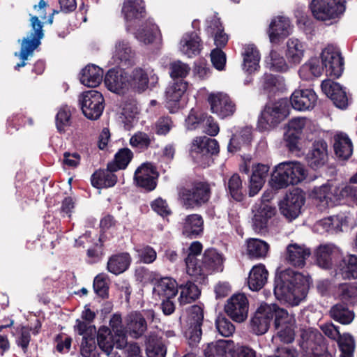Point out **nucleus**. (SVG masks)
Masks as SVG:
<instances>
[{
  "label": "nucleus",
  "mask_w": 357,
  "mask_h": 357,
  "mask_svg": "<svg viewBox=\"0 0 357 357\" xmlns=\"http://www.w3.org/2000/svg\"><path fill=\"white\" fill-rule=\"evenodd\" d=\"M303 276L291 269L282 271L275 280L274 294L276 298L291 305H297L305 296L301 283Z\"/></svg>",
  "instance_id": "obj_1"
},
{
  "label": "nucleus",
  "mask_w": 357,
  "mask_h": 357,
  "mask_svg": "<svg viewBox=\"0 0 357 357\" xmlns=\"http://www.w3.org/2000/svg\"><path fill=\"white\" fill-rule=\"evenodd\" d=\"M354 190L349 186L340 188L337 185L327 183L314 188L312 197L324 208L333 207L340 203L344 197H349L348 193Z\"/></svg>",
  "instance_id": "obj_2"
},
{
  "label": "nucleus",
  "mask_w": 357,
  "mask_h": 357,
  "mask_svg": "<svg viewBox=\"0 0 357 357\" xmlns=\"http://www.w3.org/2000/svg\"><path fill=\"white\" fill-rule=\"evenodd\" d=\"M289 114L288 101L280 99L275 102L266 104L258 119L257 127L261 131L275 128Z\"/></svg>",
  "instance_id": "obj_3"
},
{
  "label": "nucleus",
  "mask_w": 357,
  "mask_h": 357,
  "mask_svg": "<svg viewBox=\"0 0 357 357\" xmlns=\"http://www.w3.org/2000/svg\"><path fill=\"white\" fill-rule=\"evenodd\" d=\"M319 328L326 337L337 344L341 353L340 357H354L356 343L350 333H341L340 327L331 321L321 324Z\"/></svg>",
  "instance_id": "obj_4"
},
{
  "label": "nucleus",
  "mask_w": 357,
  "mask_h": 357,
  "mask_svg": "<svg viewBox=\"0 0 357 357\" xmlns=\"http://www.w3.org/2000/svg\"><path fill=\"white\" fill-rule=\"evenodd\" d=\"M31 26L32 32L29 37L24 38L21 43V50L19 53L15 52V55L18 56L22 62L17 63L15 68L19 70L20 68L26 65L25 61L29 56L33 54L35 49L40 44V40L43 38L44 33L43 30V24L38 20L37 16L31 15Z\"/></svg>",
  "instance_id": "obj_5"
},
{
  "label": "nucleus",
  "mask_w": 357,
  "mask_h": 357,
  "mask_svg": "<svg viewBox=\"0 0 357 357\" xmlns=\"http://www.w3.org/2000/svg\"><path fill=\"white\" fill-rule=\"evenodd\" d=\"M210 185L206 182L194 183L190 188H184L179 196L184 206L192 208L206 203L211 197Z\"/></svg>",
  "instance_id": "obj_6"
},
{
  "label": "nucleus",
  "mask_w": 357,
  "mask_h": 357,
  "mask_svg": "<svg viewBox=\"0 0 357 357\" xmlns=\"http://www.w3.org/2000/svg\"><path fill=\"white\" fill-rule=\"evenodd\" d=\"M79 102L84 115L89 119H98L105 107L102 94L96 90L83 92L79 96Z\"/></svg>",
  "instance_id": "obj_7"
},
{
  "label": "nucleus",
  "mask_w": 357,
  "mask_h": 357,
  "mask_svg": "<svg viewBox=\"0 0 357 357\" xmlns=\"http://www.w3.org/2000/svg\"><path fill=\"white\" fill-rule=\"evenodd\" d=\"M344 0H312L310 4L315 18L325 21L338 17L345 10Z\"/></svg>",
  "instance_id": "obj_8"
},
{
  "label": "nucleus",
  "mask_w": 357,
  "mask_h": 357,
  "mask_svg": "<svg viewBox=\"0 0 357 357\" xmlns=\"http://www.w3.org/2000/svg\"><path fill=\"white\" fill-rule=\"evenodd\" d=\"M280 307L275 304L261 303L250 321L252 331L257 335L264 334L268 329L273 317H276V311Z\"/></svg>",
  "instance_id": "obj_9"
},
{
  "label": "nucleus",
  "mask_w": 357,
  "mask_h": 357,
  "mask_svg": "<svg viewBox=\"0 0 357 357\" xmlns=\"http://www.w3.org/2000/svg\"><path fill=\"white\" fill-rule=\"evenodd\" d=\"M204 311L202 306L194 305L188 310L187 328L185 336L192 346L196 345L201 340Z\"/></svg>",
  "instance_id": "obj_10"
},
{
  "label": "nucleus",
  "mask_w": 357,
  "mask_h": 357,
  "mask_svg": "<svg viewBox=\"0 0 357 357\" xmlns=\"http://www.w3.org/2000/svg\"><path fill=\"white\" fill-rule=\"evenodd\" d=\"M321 66L327 75L338 78L344 70L343 58L337 47L328 45L321 54Z\"/></svg>",
  "instance_id": "obj_11"
},
{
  "label": "nucleus",
  "mask_w": 357,
  "mask_h": 357,
  "mask_svg": "<svg viewBox=\"0 0 357 357\" xmlns=\"http://www.w3.org/2000/svg\"><path fill=\"white\" fill-rule=\"evenodd\" d=\"M208 102L211 112L222 119L233 116L236 110L235 102L228 94L223 92L210 93Z\"/></svg>",
  "instance_id": "obj_12"
},
{
  "label": "nucleus",
  "mask_w": 357,
  "mask_h": 357,
  "mask_svg": "<svg viewBox=\"0 0 357 357\" xmlns=\"http://www.w3.org/2000/svg\"><path fill=\"white\" fill-rule=\"evenodd\" d=\"M305 200L301 190L295 189L291 191L279 204L281 214L290 221L296 219L301 213Z\"/></svg>",
  "instance_id": "obj_13"
},
{
  "label": "nucleus",
  "mask_w": 357,
  "mask_h": 357,
  "mask_svg": "<svg viewBox=\"0 0 357 357\" xmlns=\"http://www.w3.org/2000/svg\"><path fill=\"white\" fill-rule=\"evenodd\" d=\"M274 324L281 341L290 343L294 340L296 320L292 314H289L287 310L280 308L276 311Z\"/></svg>",
  "instance_id": "obj_14"
},
{
  "label": "nucleus",
  "mask_w": 357,
  "mask_h": 357,
  "mask_svg": "<svg viewBox=\"0 0 357 357\" xmlns=\"http://www.w3.org/2000/svg\"><path fill=\"white\" fill-rule=\"evenodd\" d=\"M105 84L108 90L123 95L130 89L128 73L121 69H110L105 77Z\"/></svg>",
  "instance_id": "obj_15"
},
{
  "label": "nucleus",
  "mask_w": 357,
  "mask_h": 357,
  "mask_svg": "<svg viewBox=\"0 0 357 357\" xmlns=\"http://www.w3.org/2000/svg\"><path fill=\"white\" fill-rule=\"evenodd\" d=\"M122 13L127 23V29L139 24L146 16L145 5L143 0H125L122 6Z\"/></svg>",
  "instance_id": "obj_16"
},
{
  "label": "nucleus",
  "mask_w": 357,
  "mask_h": 357,
  "mask_svg": "<svg viewBox=\"0 0 357 357\" xmlns=\"http://www.w3.org/2000/svg\"><path fill=\"white\" fill-rule=\"evenodd\" d=\"M225 312L236 322H243L248 317V301L243 294L232 296L225 305Z\"/></svg>",
  "instance_id": "obj_17"
},
{
  "label": "nucleus",
  "mask_w": 357,
  "mask_h": 357,
  "mask_svg": "<svg viewBox=\"0 0 357 357\" xmlns=\"http://www.w3.org/2000/svg\"><path fill=\"white\" fill-rule=\"evenodd\" d=\"M322 91L331 98L334 105L340 109H345L348 105V96L345 89L340 84L331 79H325L321 84Z\"/></svg>",
  "instance_id": "obj_18"
},
{
  "label": "nucleus",
  "mask_w": 357,
  "mask_h": 357,
  "mask_svg": "<svg viewBox=\"0 0 357 357\" xmlns=\"http://www.w3.org/2000/svg\"><path fill=\"white\" fill-rule=\"evenodd\" d=\"M158 172L155 167L149 162L143 163L135 171L134 179L138 186L151 191L156 187Z\"/></svg>",
  "instance_id": "obj_19"
},
{
  "label": "nucleus",
  "mask_w": 357,
  "mask_h": 357,
  "mask_svg": "<svg viewBox=\"0 0 357 357\" xmlns=\"http://www.w3.org/2000/svg\"><path fill=\"white\" fill-rule=\"evenodd\" d=\"M137 40L144 45L161 43L162 36L158 26L152 19H148L139 24L135 32Z\"/></svg>",
  "instance_id": "obj_20"
},
{
  "label": "nucleus",
  "mask_w": 357,
  "mask_h": 357,
  "mask_svg": "<svg viewBox=\"0 0 357 357\" xmlns=\"http://www.w3.org/2000/svg\"><path fill=\"white\" fill-rule=\"evenodd\" d=\"M291 32V25L289 18L284 16H277L273 18L268 29L271 43H278L287 38Z\"/></svg>",
  "instance_id": "obj_21"
},
{
  "label": "nucleus",
  "mask_w": 357,
  "mask_h": 357,
  "mask_svg": "<svg viewBox=\"0 0 357 357\" xmlns=\"http://www.w3.org/2000/svg\"><path fill=\"white\" fill-rule=\"evenodd\" d=\"M317 96L312 89H296L291 96L290 102L293 108L298 111L312 109L317 102Z\"/></svg>",
  "instance_id": "obj_22"
},
{
  "label": "nucleus",
  "mask_w": 357,
  "mask_h": 357,
  "mask_svg": "<svg viewBox=\"0 0 357 357\" xmlns=\"http://www.w3.org/2000/svg\"><path fill=\"white\" fill-rule=\"evenodd\" d=\"M308 165L313 169L324 166L328 160V144L323 139L314 141L306 155Z\"/></svg>",
  "instance_id": "obj_23"
},
{
  "label": "nucleus",
  "mask_w": 357,
  "mask_h": 357,
  "mask_svg": "<svg viewBox=\"0 0 357 357\" xmlns=\"http://www.w3.org/2000/svg\"><path fill=\"white\" fill-rule=\"evenodd\" d=\"M252 213L253 229L261 232L266 229L268 220L275 214V208L267 203H261L253 206Z\"/></svg>",
  "instance_id": "obj_24"
},
{
  "label": "nucleus",
  "mask_w": 357,
  "mask_h": 357,
  "mask_svg": "<svg viewBox=\"0 0 357 357\" xmlns=\"http://www.w3.org/2000/svg\"><path fill=\"white\" fill-rule=\"evenodd\" d=\"M187 83L183 80L174 82L165 91L167 107L170 112H175L178 108V102L187 90Z\"/></svg>",
  "instance_id": "obj_25"
},
{
  "label": "nucleus",
  "mask_w": 357,
  "mask_h": 357,
  "mask_svg": "<svg viewBox=\"0 0 357 357\" xmlns=\"http://www.w3.org/2000/svg\"><path fill=\"white\" fill-rule=\"evenodd\" d=\"M340 255V250L332 243L320 245L315 250L316 262L324 268L332 267L333 259Z\"/></svg>",
  "instance_id": "obj_26"
},
{
  "label": "nucleus",
  "mask_w": 357,
  "mask_h": 357,
  "mask_svg": "<svg viewBox=\"0 0 357 357\" xmlns=\"http://www.w3.org/2000/svg\"><path fill=\"white\" fill-rule=\"evenodd\" d=\"M311 251L304 245L289 244L286 249V259L292 266L303 268L306 259L310 256Z\"/></svg>",
  "instance_id": "obj_27"
},
{
  "label": "nucleus",
  "mask_w": 357,
  "mask_h": 357,
  "mask_svg": "<svg viewBox=\"0 0 357 357\" xmlns=\"http://www.w3.org/2000/svg\"><path fill=\"white\" fill-rule=\"evenodd\" d=\"M126 328L131 337L139 338L147 328V323L144 315L138 312H132L126 318Z\"/></svg>",
  "instance_id": "obj_28"
},
{
  "label": "nucleus",
  "mask_w": 357,
  "mask_h": 357,
  "mask_svg": "<svg viewBox=\"0 0 357 357\" xmlns=\"http://www.w3.org/2000/svg\"><path fill=\"white\" fill-rule=\"evenodd\" d=\"M132 258L128 252H119L110 256L107 264V270L115 275L126 271L131 264Z\"/></svg>",
  "instance_id": "obj_29"
},
{
  "label": "nucleus",
  "mask_w": 357,
  "mask_h": 357,
  "mask_svg": "<svg viewBox=\"0 0 357 357\" xmlns=\"http://www.w3.org/2000/svg\"><path fill=\"white\" fill-rule=\"evenodd\" d=\"M290 168L289 161L278 164L271 177V185L275 189H282L291 185V173L287 169Z\"/></svg>",
  "instance_id": "obj_30"
},
{
  "label": "nucleus",
  "mask_w": 357,
  "mask_h": 357,
  "mask_svg": "<svg viewBox=\"0 0 357 357\" xmlns=\"http://www.w3.org/2000/svg\"><path fill=\"white\" fill-rule=\"evenodd\" d=\"M243 68L249 73H252L259 68L260 54L256 46L252 44L245 45L242 52Z\"/></svg>",
  "instance_id": "obj_31"
},
{
  "label": "nucleus",
  "mask_w": 357,
  "mask_h": 357,
  "mask_svg": "<svg viewBox=\"0 0 357 357\" xmlns=\"http://www.w3.org/2000/svg\"><path fill=\"white\" fill-rule=\"evenodd\" d=\"M178 293V285L175 280L163 278L158 280L153 289V294L159 298H172Z\"/></svg>",
  "instance_id": "obj_32"
},
{
  "label": "nucleus",
  "mask_w": 357,
  "mask_h": 357,
  "mask_svg": "<svg viewBox=\"0 0 357 357\" xmlns=\"http://www.w3.org/2000/svg\"><path fill=\"white\" fill-rule=\"evenodd\" d=\"M334 151L335 155L341 160H348L353 153V144L348 135L343 132L334 136Z\"/></svg>",
  "instance_id": "obj_33"
},
{
  "label": "nucleus",
  "mask_w": 357,
  "mask_h": 357,
  "mask_svg": "<svg viewBox=\"0 0 357 357\" xmlns=\"http://www.w3.org/2000/svg\"><path fill=\"white\" fill-rule=\"evenodd\" d=\"M114 172V170L109 168V165L105 169L96 171L91 178L92 185L96 188H107L114 186L117 181V177Z\"/></svg>",
  "instance_id": "obj_34"
},
{
  "label": "nucleus",
  "mask_w": 357,
  "mask_h": 357,
  "mask_svg": "<svg viewBox=\"0 0 357 357\" xmlns=\"http://www.w3.org/2000/svg\"><path fill=\"white\" fill-rule=\"evenodd\" d=\"M269 167L266 165L257 164L252 168L250 177L249 195L253 197L257 195L264 184L268 175Z\"/></svg>",
  "instance_id": "obj_35"
},
{
  "label": "nucleus",
  "mask_w": 357,
  "mask_h": 357,
  "mask_svg": "<svg viewBox=\"0 0 357 357\" xmlns=\"http://www.w3.org/2000/svg\"><path fill=\"white\" fill-rule=\"evenodd\" d=\"M305 45L297 38H289L287 42V50L285 56L287 61L291 65L297 66L299 64L305 53Z\"/></svg>",
  "instance_id": "obj_36"
},
{
  "label": "nucleus",
  "mask_w": 357,
  "mask_h": 357,
  "mask_svg": "<svg viewBox=\"0 0 357 357\" xmlns=\"http://www.w3.org/2000/svg\"><path fill=\"white\" fill-rule=\"evenodd\" d=\"M202 41L197 33H185L180 42V50L185 55L192 57L199 54L202 50Z\"/></svg>",
  "instance_id": "obj_37"
},
{
  "label": "nucleus",
  "mask_w": 357,
  "mask_h": 357,
  "mask_svg": "<svg viewBox=\"0 0 357 357\" xmlns=\"http://www.w3.org/2000/svg\"><path fill=\"white\" fill-rule=\"evenodd\" d=\"M270 246L266 241L259 238H250L246 241V255L251 259H263L268 254Z\"/></svg>",
  "instance_id": "obj_38"
},
{
  "label": "nucleus",
  "mask_w": 357,
  "mask_h": 357,
  "mask_svg": "<svg viewBox=\"0 0 357 357\" xmlns=\"http://www.w3.org/2000/svg\"><path fill=\"white\" fill-rule=\"evenodd\" d=\"M268 272L264 264L254 266L248 279L249 288L252 291H259L263 288L267 282Z\"/></svg>",
  "instance_id": "obj_39"
},
{
  "label": "nucleus",
  "mask_w": 357,
  "mask_h": 357,
  "mask_svg": "<svg viewBox=\"0 0 357 357\" xmlns=\"http://www.w3.org/2000/svg\"><path fill=\"white\" fill-rule=\"evenodd\" d=\"M204 220L198 214L187 215L183 223L182 232L187 237H197L203 232Z\"/></svg>",
  "instance_id": "obj_40"
},
{
  "label": "nucleus",
  "mask_w": 357,
  "mask_h": 357,
  "mask_svg": "<svg viewBox=\"0 0 357 357\" xmlns=\"http://www.w3.org/2000/svg\"><path fill=\"white\" fill-rule=\"evenodd\" d=\"M305 118H294L287 125V130L284 135L286 141L291 150L296 148L299 135L305 126Z\"/></svg>",
  "instance_id": "obj_41"
},
{
  "label": "nucleus",
  "mask_w": 357,
  "mask_h": 357,
  "mask_svg": "<svg viewBox=\"0 0 357 357\" xmlns=\"http://www.w3.org/2000/svg\"><path fill=\"white\" fill-rule=\"evenodd\" d=\"M103 70L96 65H88L82 69L80 82L88 87H96L102 82Z\"/></svg>",
  "instance_id": "obj_42"
},
{
  "label": "nucleus",
  "mask_w": 357,
  "mask_h": 357,
  "mask_svg": "<svg viewBox=\"0 0 357 357\" xmlns=\"http://www.w3.org/2000/svg\"><path fill=\"white\" fill-rule=\"evenodd\" d=\"M324 70L323 66L317 57H312L303 63L298 70L301 79L305 81L312 80L319 77Z\"/></svg>",
  "instance_id": "obj_43"
},
{
  "label": "nucleus",
  "mask_w": 357,
  "mask_h": 357,
  "mask_svg": "<svg viewBox=\"0 0 357 357\" xmlns=\"http://www.w3.org/2000/svg\"><path fill=\"white\" fill-rule=\"evenodd\" d=\"M336 271L343 279L357 278V256L349 255L343 257Z\"/></svg>",
  "instance_id": "obj_44"
},
{
  "label": "nucleus",
  "mask_w": 357,
  "mask_h": 357,
  "mask_svg": "<svg viewBox=\"0 0 357 357\" xmlns=\"http://www.w3.org/2000/svg\"><path fill=\"white\" fill-rule=\"evenodd\" d=\"M223 261L222 255L213 248L206 250L202 257V264L208 274L214 271H222Z\"/></svg>",
  "instance_id": "obj_45"
},
{
  "label": "nucleus",
  "mask_w": 357,
  "mask_h": 357,
  "mask_svg": "<svg viewBox=\"0 0 357 357\" xmlns=\"http://www.w3.org/2000/svg\"><path fill=\"white\" fill-rule=\"evenodd\" d=\"M329 315L334 321L343 325L350 324L355 317L352 310L341 303L332 306L329 310Z\"/></svg>",
  "instance_id": "obj_46"
},
{
  "label": "nucleus",
  "mask_w": 357,
  "mask_h": 357,
  "mask_svg": "<svg viewBox=\"0 0 357 357\" xmlns=\"http://www.w3.org/2000/svg\"><path fill=\"white\" fill-rule=\"evenodd\" d=\"M233 343L230 340H220L215 342L208 343L204 349L205 357H222L230 352Z\"/></svg>",
  "instance_id": "obj_47"
},
{
  "label": "nucleus",
  "mask_w": 357,
  "mask_h": 357,
  "mask_svg": "<svg viewBox=\"0 0 357 357\" xmlns=\"http://www.w3.org/2000/svg\"><path fill=\"white\" fill-rule=\"evenodd\" d=\"M132 57V52L129 43L126 40H118L112 55L114 64L126 63Z\"/></svg>",
  "instance_id": "obj_48"
},
{
  "label": "nucleus",
  "mask_w": 357,
  "mask_h": 357,
  "mask_svg": "<svg viewBox=\"0 0 357 357\" xmlns=\"http://www.w3.org/2000/svg\"><path fill=\"white\" fill-rule=\"evenodd\" d=\"M97 343L99 348L109 356L114 346V338L111 330L106 326L99 328L97 333Z\"/></svg>",
  "instance_id": "obj_49"
},
{
  "label": "nucleus",
  "mask_w": 357,
  "mask_h": 357,
  "mask_svg": "<svg viewBox=\"0 0 357 357\" xmlns=\"http://www.w3.org/2000/svg\"><path fill=\"white\" fill-rule=\"evenodd\" d=\"M337 295L342 302L355 304L357 302V282L340 284L337 290Z\"/></svg>",
  "instance_id": "obj_50"
},
{
  "label": "nucleus",
  "mask_w": 357,
  "mask_h": 357,
  "mask_svg": "<svg viewBox=\"0 0 357 357\" xmlns=\"http://www.w3.org/2000/svg\"><path fill=\"white\" fill-rule=\"evenodd\" d=\"M130 89L138 92L144 91L148 86L149 78L146 73L142 68H135L128 74Z\"/></svg>",
  "instance_id": "obj_51"
},
{
  "label": "nucleus",
  "mask_w": 357,
  "mask_h": 357,
  "mask_svg": "<svg viewBox=\"0 0 357 357\" xmlns=\"http://www.w3.org/2000/svg\"><path fill=\"white\" fill-rule=\"evenodd\" d=\"M133 156L132 152L128 148L120 149L116 154L113 162L108 163L109 168L115 172L125 169Z\"/></svg>",
  "instance_id": "obj_52"
},
{
  "label": "nucleus",
  "mask_w": 357,
  "mask_h": 357,
  "mask_svg": "<svg viewBox=\"0 0 357 357\" xmlns=\"http://www.w3.org/2000/svg\"><path fill=\"white\" fill-rule=\"evenodd\" d=\"M146 354L149 357H165L166 349L160 338L150 335L146 341Z\"/></svg>",
  "instance_id": "obj_53"
},
{
  "label": "nucleus",
  "mask_w": 357,
  "mask_h": 357,
  "mask_svg": "<svg viewBox=\"0 0 357 357\" xmlns=\"http://www.w3.org/2000/svg\"><path fill=\"white\" fill-rule=\"evenodd\" d=\"M267 67L273 71L285 72L289 66L284 57L277 51L271 50L269 56L266 58Z\"/></svg>",
  "instance_id": "obj_54"
},
{
  "label": "nucleus",
  "mask_w": 357,
  "mask_h": 357,
  "mask_svg": "<svg viewBox=\"0 0 357 357\" xmlns=\"http://www.w3.org/2000/svg\"><path fill=\"white\" fill-rule=\"evenodd\" d=\"M199 295L200 291L197 286L188 282L181 288L178 301L181 305H185L197 299Z\"/></svg>",
  "instance_id": "obj_55"
},
{
  "label": "nucleus",
  "mask_w": 357,
  "mask_h": 357,
  "mask_svg": "<svg viewBox=\"0 0 357 357\" xmlns=\"http://www.w3.org/2000/svg\"><path fill=\"white\" fill-rule=\"evenodd\" d=\"M186 270L188 275L195 278L196 280H203L205 276L208 275L202 261H199L197 259H185Z\"/></svg>",
  "instance_id": "obj_56"
},
{
  "label": "nucleus",
  "mask_w": 357,
  "mask_h": 357,
  "mask_svg": "<svg viewBox=\"0 0 357 357\" xmlns=\"http://www.w3.org/2000/svg\"><path fill=\"white\" fill-rule=\"evenodd\" d=\"M260 82L261 88L268 93H275L280 89L284 84L282 77L271 74H264L261 77Z\"/></svg>",
  "instance_id": "obj_57"
},
{
  "label": "nucleus",
  "mask_w": 357,
  "mask_h": 357,
  "mask_svg": "<svg viewBox=\"0 0 357 357\" xmlns=\"http://www.w3.org/2000/svg\"><path fill=\"white\" fill-rule=\"evenodd\" d=\"M56 127L59 132H65L71 125V112L68 107H61L55 117Z\"/></svg>",
  "instance_id": "obj_58"
},
{
  "label": "nucleus",
  "mask_w": 357,
  "mask_h": 357,
  "mask_svg": "<svg viewBox=\"0 0 357 357\" xmlns=\"http://www.w3.org/2000/svg\"><path fill=\"white\" fill-rule=\"evenodd\" d=\"M204 137H197L192 142L191 147V154L197 163L203 165L202 160H208L206 152L207 146L202 144Z\"/></svg>",
  "instance_id": "obj_59"
},
{
  "label": "nucleus",
  "mask_w": 357,
  "mask_h": 357,
  "mask_svg": "<svg viewBox=\"0 0 357 357\" xmlns=\"http://www.w3.org/2000/svg\"><path fill=\"white\" fill-rule=\"evenodd\" d=\"M137 257L144 264H152L157 258L156 251L149 245H139L135 248Z\"/></svg>",
  "instance_id": "obj_60"
},
{
  "label": "nucleus",
  "mask_w": 357,
  "mask_h": 357,
  "mask_svg": "<svg viewBox=\"0 0 357 357\" xmlns=\"http://www.w3.org/2000/svg\"><path fill=\"white\" fill-rule=\"evenodd\" d=\"M228 190L231 197L240 202L243 199L242 181L238 174H233L228 181Z\"/></svg>",
  "instance_id": "obj_61"
},
{
  "label": "nucleus",
  "mask_w": 357,
  "mask_h": 357,
  "mask_svg": "<svg viewBox=\"0 0 357 357\" xmlns=\"http://www.w3.org/2000/svg\"><path fill=\"white\" fill-rule=\"evenodd\" d=\"M290 168L287 170L291 173V185H296L303 181L307 176V170L299 162L289 161Z\"/></svg>",
  "instance_id": "obj_62"
},
{
  "label": "nucleus",
  "mask_w": 357,
  "mask_h": 357,
  "mask_svg": "<svg viewBox=\"0 0 357 357\" xmlns=\"http://www.w3.org/2000/svg\"><path fill=\"white\" fill-rule=\"evenodd\" d=\"M206 114L200 110L192 109L185 119V126L188 130H195L202 126L203 119Z\"/></svg>",
  "instance_id": "obj_63"
},
{
  "label": "nucleus",
  "mask_w": 357,
  "mask_h": 357,
  "mask_svg": "<svg viewBox=\"0 0 357 357\" xmlns=\"http://www.w3.org/2000/svg\"><path fill=\"white\" fill-rule=\"evenodd\" d=\"M151 141L152 139L148 134L137 132L130 139V144L132 147L144 149L150 146Z\"/></svg>",
  "instance_id": "obj_64"
}]
</instances>
